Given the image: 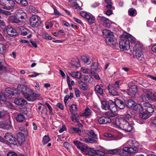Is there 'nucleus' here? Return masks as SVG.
Returning a JSON list of instances; mask_svg holds the SVG:
<instances>
[{"instance_id":"11","label":"nucleus","mask_w":156,"mask_h":156,"mask_svg":"<svg viewBox=\"0 0 156 156\" xmlns=\"http://www.w3.org/2000/svg\"><path fill=\"white\" fill-rule=\"evenodd\" d=\"M111 122V119L108 117L102 116L98 119V122L100 124H105Z\"/></svg>"},{"instance_id":"16","label":"nucleus","mask_w":156,"mask_h":156,"mask_svg":"<svg viewBox=\"0 0 156 156\" xmlns=\"http://www.w3.org/2000/svg\"><path fill=\"white\" fill-rule=\"evenodd\" d=\"M17 138L16 140L20 145L22 144L25 141V139L24 134L21 132H19L17 134Z\"/></svg>"},{"instance_id":"56","label":"nucleus","mask_w":156,"mask_h":156,"mask_svg":"<svg viewBox=\"0 0 156 156\" xmlns=\"http://www.w3.org/2000/svg\"><path fill=\"white\" fill-rule=\"evenodd\" d=\"M0 26L3 30H5L6 29L5 23L2 20H0Z\"/></svg>"},{"instance_id":"39","label":"nucleus","mask_w":156,"mask_h":156,"mask_svg":"<svg viewBox=\"0 0 156 156\" xmlns=\"http://www.w3.org/2000/svg\"><path fill=\"white\" fill-rule=\"evenodd\" d=\"M74 145L76 146V147L79 149H80L81 148L83 147L84 144L76 140L73 142Z\"/></svg>"},{"instance_id":"19","label":"nucleus","mask_w":156,"mask_h":156,"mask_svg":"<svg viewBox=\"0 0 156 156\" xmlns=\"http://www.w3.org/2000/svg\"><path fill=\"white\" fill-rule=\"evenodd\" d=\"M80 88L83 90H86L88 89V87L87 84L82 80H79L77 81Z\"/></svg>"},{"instance_id":"22","label":"nucleus","mask_w":156,"mask_h":156,"mask_svg":"<svg viewBox=\"0 0 156 156\" xmlns=\"http://www.w3.org/2000/svg\"><path fill=\"white\" fill-rule=\"evenodd\" d=\"M25 119V117L22 113H18L16 118V121L19 122H21Z\"/></svg>"},{"instance_id":"14","label":"nucleus","mask_w":156,"mask_h":156,"mask_svg":"<svg viewBox=\"0 0 156 156\" xmlns=\"http://www.w3.org/2000/svg\"><path fill=\"white\" fill-rule=\"evenodd\" d=\"M20 86H21L20 87H21L22 89H23V90H20L22 91V94L27 101H29V92L28 91L27 92V90H28L29 89L27 88L26 86L24 85H21Z\"/></svg>"},{"instance_id":"50","label":"nucleus","mask_w":156,"mask_h":156,"mask_svg":"<svg viewBox=\"0 0 156 156\" xmlns=\"http://www.w3.org/2000/svg\"><path fill=\"white\" fill-rule=\"evenodd\" d=\"M89 149V147L86 145H84L80 149L82 152L85 154H87Z\"/></svg>"},{"instance_id":"12","label":"nucleus","mask_w":156,"mask_h":156,"mask_svg":"<svg viewBox=\"0 0 156 156\" xmlns=\"http://www.w3.org/2000/svg\"><path fill=\"white\" fill-rule=\"evenodd\" d=\"M143 110H145L148 113H152L154 111L153 108L151 105L148 103H145L142 105Z\"/></svg>"},{"instance_id":"61","label":"nucleus","mask_w":156,"mask_h":156,"mask_svg":"<svg viewBox=\"0 0 156 156\" xmlns=\"http://www.w3.org/2000/svg\"><path fill=\"white\" fill-rule=\"evenodd\" d=\"M40 74L35 72H33L30 73V77H35L39 75Z\"/></svg>"},{"instance_id":"47","label":"nucleus","mask_w":156,"mask_h":156,"mask_svg":"<svg viewBox=\"0 0 156 156\" xmlns=\"http://www.w3.org/2000/svg\"><path fill=\"white\" fill-rule=\"evenodd\" d=\"M92 111L88 108H87L85 110L83 115L85 116H87L91 115Z\"/></svg>"},{"instance_id":"24","label":"nucleus","mask_w":156,"mask_h":156,"mask_svg":"<svg viewBox=\"0 0 156 156\" xmlns=\"http://www.w3.org/2000/svg\"><path fill=\"white\" fill-rule=\"evenodd\" d=\"M115 102L116 103H117V107H118L120 109H123L125 108V104L122 101L116 98L115 99Z\"/></svg>"},{"instance_id":"23","label":"nucleus","mask_w":156,"mask_h":156,"mask_svg":"<svg viewBox=\"0 0 156 156\" xmlns=\"http://www.w3.org/2000/svg\"><path fill=\"white\" fill-rule=\"evenodd\" d=\"M69 75L74 78L80 79L81 78V75L79 71L76 72H71L69 73Z\"/></svg>"},{"instance_id":"37","label":"nucleus","mask_w":156,"mask_h":156,"mask_svg":"<svg viewBox=\"0 0 156 156\" xmlns=\"http://www.w3.org/2000/svg\"><path fill=\"white\" fill-rule=\"evenodd\" d=\"M19 28L21 31V34L23 35H26L28 34L29 30L24 27L20 26Z\"/></svg>"},{"instance_id":"46","label":"nucleus","mask_w":156,"mask_h":156,"mask_svg":"<svg viewBox=\"0 0 156 156\" xmlns=\"http://www.w3.org/2000/svg\"><path fill=\"white\" fill-rule=\"evenodd\" d=\"M50 141L49 137L48 136H45L43 138L42 143L44 145L47 144Z\"/></svg>"},{"instance_id":"30","label":"nucleus","mask_w":156,"mask_h":156,"mask_svg":"<svg viewBox=\"0 0 156 156\" xmlns=\"http://www.w3.org/2000/svg\"><path fill=\"white\" fill-rule=\"evenodd\" d=\"M83 80L84 82L90 83L93 81V79L90 75H85L83 76Z\"/></svg>"},{"instance_id":"34","label":"nucleus","mask_w":156,"mask_h":156,"mask_svg":"<svg viewBox=\"0 0 156 156\" xmlns=\"http://www.w3.org/2000/svg\"><path fill=\"white\" fill-rule=\"evenodd\" d=\"M82 60L85 63L90 64L91 62V59L89 56H83L81 58Z\"/></svg>"},{"instance_id":"9","label":"nucleus","mask_w":156,"mask_h":156,"mask_svg":"<svg viewBox=\"0 0 156 156\" xmlns=\"http://www.w3.org/2000/svg\"><path fill=\"white\" fill-rule=\"evenodd\" d=\"M6 31L7 34L11 37H14L17 35L18 33L16 30L13 29L10 25H8L7 26Z\"/></svg>"},{"instance_id":"55","label":"nucleus","mask_w":156,"mask_h":156,"mask_svg":"<svg viewBox=\"0 0 156 156\" xmlns=\"http://www.w3.org/2000/svg\"><path fill=\"white\" fill-rule=\"evenodd\" d=\"M135 55L136 57H141L142 54V51L141 50H137L135 51Z\"/></svg>"},{"instance_id":"35","label":"nucleus","mask_w":156,"mask_h":156,"mask_svg":"<svg viewBox=\"0 0 156 156\" xmlns=\"http://www.w3.org/2000/svg\"><path fill=\"white\" fill-rule=\"evenodd\" d=\"M101 107L102 109L105 110H108L109 107V104L105 101H101Z\"/></svg>"},{"instance_id":"64","label":"nucleus","mask_w":156,"mask_h":156,"mask_svg":"<svg viewBox=\"0 0 156 156\" xmlns=\"http://www.w3.org/2000/svg\"><path fill=\"white\" fill-rule=\"evenodd\" d=\"M81 70L84 73L88 74L89 73V69L87 68L82 67L81 68Z\"/></svg>"},{"instance_id":"2","label":"nucleus","mask_w":156,"mask_h":156,"mask_svg":"<svg viewBox=\"0 0 156 156\" xmlns=\"http://www.w3.org/2000/svg\"><path fill=\"white\" fill-rule=\"evenodd\" d=\"M125 39H121L119 41V47L121 49L123 50H128L130 48V42L131 44H134L136 39L131 34L127 32L123 35Z\"/></svg>"},{"instance_id":"51","label":"nucleus","mask_w":156,"mask_h":156,"mask_svg":"<svg viewBox=\"0 0 156 156\" xmlns=\"http://www.w3.org/2000/svg\"><path fill=\"white\" fill-rule=\"evenodd\" d=\"M105 2L108 5L106 6V8L111 9L112 7V3L111 0H105Z\"/></svg>"},{"instance_id":"53","label":"nucleus","mask_w":156,"mask_h":156,"mask_svg":"<svg viewBox=\"0 0 156 156\" xmlns=\"http://www.w3.org/2000/svg\"><path fill=\"white\" fill-rule=\"evenodd\" d=\"M5 106L8 108L12 109H14L15 108L12 104L9 102L6 101L5 103Z\"/></svg>"},{"instance_id":"8","label":"nucleus","mask_w":156,"mask_h":156,"mask_svg":"<svg viewBox=\"0 0 156 156\" xmlns=\"http://www.w3.org/2000/svg\"><path fill=\"white\" fill-rule=\"evenodd\" d=\"M87 154L89 155L94 156L96 155H99L100 156H105V153L99 150H96L93 148L89 149Z\"/></svg>"},{"instance_id":"21","label":"nucleus","mask_w":156,"mask_h":156,"mask_svg":"<svg viewBox=\"0 0 156 156\" xmlns=\"http://www.w3.org/2000/svg\"><path fill=\"white\" fill-rule=\"evenodd\" d=\"M30 101H35L37 98L38 97L40 96V94H36L33 92L32 90L30 89Z\"/></svg>"},{"instance_id":"60","label":"nucleus","mask_w":156,"mask_h":156,"mask_svg":"<svg viewBox=\"0 0 156 156\" xmlns=\"http://www.w3.org/2000/svg\"><path fill=\"white\" fill-rule=\"evenodd\" d=\"M150 125L151 126L153 127H156V117L152 119Z\"/></svg>"},{"instance_id":"31","label":"nucleus","mask_w":156,"mask_h":156,"mask_svg":"<svg viewBox=\"0 0 156 156\" xmlns=\"http://www.w3.org/2000/svg\"><path fill=\"white\" fill-rule=\"evenodd\" d=\"M11 127L10 125L7 122L0 123V128L4 129H9Z\"/></svg>"},{"instance_id":"18","label":"nucleus","mask_w":156,"mask_h":156,"mask_svg":"<svg viewBox=\"0 0 156 156\" xmlns=\"http://www.w3.org/2000/svg\"><path fill=\"white\" fill-rule=\"evenodd\" d=\"M15 103L18 105H23L27 104V101L23 98H16L14 100Z\"/></svg>"},{"instance_id":"10","label":"nucleus","mask_w":156,"mask_h":156,"mask_svg":"<svg viewBox=\"0 0 156 156\" xmlns=\"http://www.w3.org/2000/svg\"><path fill=\"white\" fill-rule=\"evenodd\" d=\"M137 88L135 85L131 86L127 90L126 92L128 95L133 97L137 92Z\"/></svg>"},{"instance_id":"59","label":"nucleus","mask_w":156,"mask_h":156,"mask_svg":"<svg viewBox=\"0 0 156 156\" xmlns=\"http://www.w3.org/2000/svg\"><path fill=\"white\" fill-rule=\"evenodd\" d=\"M42 36L46 40H51L52 39L51 37L47 34L43 33L42 34Z\"/></svg>"},{"instance_id":"33","label":"nucleus","mask_w":156,"mask_h":156,"mask_svg":"<svg viewBox=\"0 0 156 156\" xmlns=\"http://www.w3.org/2000/svg\"><path fill=\"white\" fill-rule=\"evenodd\" d=\"M151 116L147 112H140L139 114V117L140 118L145 119L149 118Z\"/></svg>"},{"instance_id":"52","label":"nucleus","mask_w":156,"mask_h":156,"mask_svg":"<svg viewBox=\"0 0 156 156\" xmlns=\"http://www.w3.org/2000/svg\"><path fill=\"white\" fill-rule=\"evenodd\" d=\"M119 148L109 150L108 151V154H115L119 152Z\"/></svg>"},{"instance_id":"29","label":"nucleus","mask_w":156,"mask_h":156,"mask_svg":"<svg viewBox=\"0 0 156 156\" xmlns=\"http://www.w3.org/2000/svg\"><path fill=\"white\" fill-rule=\"evenodd\" d=\"M127 145L129 147H136L139 145L138 142L135 140H129L127 142Z\"/></svg>"},{"instance_id":"36","label":"nucleus","mask_w":156,"mask_h":156,"mask_svg":"<svg viewBox=\"0 0 156 156\" xmlns=\"http://www.w3.org/2000/svg\"><path fill=\"white\" fill-rule=\"evenodd\" d=\"M7 1L9 2V3L10 5L9 7L10 9H16L18 7L17 5L13 0H7Z\"/></svg>"},{"instance_id":"32","label":"nucleus","mask_w":156,"mask_h":156,"mask_svg":"<svg viewBox=\"0 0 156 156\" xmlns=\"http://www.w3.org/2000/svg\"><path fill=\"white\" fill-rule=\"evenodd\" d=\"M94 89L95 92L98 94L101 95L103 94V90L102 88L101 87L100 85L97 84L94 87Z\"/></svg>"},{"instance_id":"20","label":"nucleus","mask_w":156,"mask_h":156,"mask_svg":"<svg viewBox=\"0 0 156 156\" xmlns=\"http://www.w3.org/2000/svg\"><path fill=\"white\" fill-rule=\"evenodd\" d=\"M98 17L101 18V21L103 23V25L107 27H110V24L109 23V20L108 19L99 16Z\"/></svg>"},{"instance_id":"41","label":"nucleus","mask_w":156,"mask_h":156,"mask_svg":"<svg viewBox=\"0 0 156 156\" xmlns=\"http://www.w3.org/2000/svg\"><path fill=\"white\" fill-rule=\"evenodd\" d=\"M70 130L73 132L77 133L80 136L82 135L81 130L79 128L72 127L70 128Z\"/></svg>"},{"instance_id":"43","label":"nucleus","mask_w":156,"mask_h":156,"mask_svg":"<svg viewBox=\"0 0 156 156\" xmlns=\"http://www.w3.org/2000/svg\"><path fill=\"white\" fill-rule=\"evenodd\" d=\"M6 51V48L5 45L0 43V54H4Z\"/></svg>"},{"instance_id":"7","label":"nucleus","mask_w":156,"mask_h":156,"mask_svg":"<svg viewBox=\"0 0 156 156\" xmlns=\"http://www.w3.org/2000/svg\"><path fill=\"white\" fill-rule=\"evenodd\" d=\"M40 17L34 15L30 18V25L32 27H37L39 24V21L40 20Z\"/></svg>"},{"instance_id":"6","label":"nucleus","mask_w":156,"mask_h":156,"mask_svg":"<svg viewBox=\"0 0 156 156\" xmlns=\"http://www.w3.org/2000/svg\"><path fill=\"white\" fill-rule=\"evenodd\" d=\"M5 140L10 144L16 145L17 142L16 139L13 136V134L9 133H7L4 136Z\"/></svg>"},{"instance_id":"26","label":"nucleus","mask_w":156,"mask_h":156,"mask_svg":"<svg viewBox=\"0 0 156 156\" xmlns=\"http://www.w3.org/2000/svg\"><path fill=\"white\" fill-rule=\"evenodd\" d=\"M108 89L109 92L113 95L116 96L118 94V89L115 88L114 87H111L110 86H108Z\"/></svg>"},{"instance_id":"13","label":"nucleus","mask_w":156,"mask_h":156,"mask_svg":"<svg viewBox=\"0 0 156 156\" xmlns=\"http://www.w3.org/2000/svg\"><path fill=\"white\" fill-rule=\"evenodd\" d=\"M109 104L108 110L110 109L112 112H115L117 110V103L115 101L114 102L110 100L108 101Z\"/></svg>"},{"instance_id":"28","label":"nucleus","mask_w":156,"mask_h":156,"mask_svg":"<svg viewBox=\"0 0 156 156\" xmlns=\"http://www.w3.org/2000/svg\"><path fill=\"white\" fill-rule=\"evenodd\" d=\"M4 94L5 96L8 97L14 95V90L9 88H6L5 89Z\"/></svg>"},{"instance_id":"3","label":"nucleus","mask_w":156,"mask_h":156,"mask_svg":"<svg viewBox=\"0 0 156 156\" xmlns=\"http://www.w3.org/2000/svg\"><path fill=\"white\" fill-rule=\"evenodd\" d=\"M102 33L105 37V41L106 44L109 45H113L115 40L113 36V32L108 30H104Z\"/></svg>"},{"instance_id":"1","label":"nucleus","mask_w":156,"mask_h":156,"mask_svg":"<svg viewBox=\"0 0 156 156\" xmlns=\"http://www.w3.org/2000/svg\"><path fill=\"white\" fill-rule=\"evenodd\" d=\"M131 117L129 114L127 113L122 117L119 118L116 124L120 128L125 131L130 132L132 129V126L129 122V120Z\"/></svg>"},{"instance_id":"63","label":"nucleus","mask_w":156,"mask_h":156,"mask_svg":"<svg viewBox=\"0 0 156 156\" xmlns=\"http://www.w3.org/2000/svg\"><path fill=\"white\" fill-rule=\"evenodd\" d=\"M7 156H19L17 154L14 152H9L7 154Z\"/></svg>"},{"instance_id":"62","label":"nucleus","mask_w":156,"mask_h":156,"mask_svg":"<svg viewBox=\"0 0 156 156\" xmlns=\"http://www.w3.org/2000/svg\"><path fill=\"white\" fill-rule=\"evenodd\" d=\"M119 81H116L115 82L114 85L112 86H110V87H114V88L118 89L119 87Z\"/></svg>"},{"instance_id":"38","label":"nucleus","mask_w":156,"mask_h":156,"mask_svg":"<svg viewBox=\"0 0 156 156\" xmlns=\"http://www.w3.org/2000/svg\"><path fill=\"white\" fill-rule=\"evenodd\" d=\"M134 110L137 112H141L143 111L142 106L140 104H136L133 107Z\"/></svg>"},{"instance_id":"48","label":"nucleus","mask_w":156,"mask_h":156,"mask_svg":"<svg viewBox=\"0 0 156 156\" xmlns=\"http://www.w3.org/2000/svg\"><path fill=\"white\" fill-rule=\"evenodd\" d=\"M21 85H23V84H19L18 85V87H17V89L18 90L17 91L16 90H15V91H14V95L16 94V95H18L20 94L21 93L22 94V91L20 90H23V89H22L21 87H20L21 86Z\"/></svg>"},{"instance_id":"54","label":"nucleus","mask_w":156,"mask_h":156,"mask_svg":"<svg viewBox=\"0 0 156 156\" xmlns=\"http://www.w3.org/2000/svg\"><path fill=\"white\" fill-rule=\"evenodd\" d=\"M136 10L135 9L131 8L128 11L129 15L131 16H135V13Z\"/></svg>"},{"instance_id":"25","label":"nucleus","mask_w":156,"mask_h":156,"mask_svg":"<svg viewBox=\"0 0 156 156\" xmlns=\"http://www.w3.org/2000/svg\"><path fill=\"white\" fill-rule=\"evenodd\" d=\"M88 22L90 23H94L95 21L94 17L91 14H88L85 18Z\"/></svg>"},{"instance_id":"15","label":"nucleus","mask_w":156,"mask_h":156,"mask_svg":"<svg viewBox=\"0 0 156 156\" xmlns=\"http://www.w3.org/2000/svg\"><path fill=\"white\" fill-rule=\"evenodd\" d=\"M8 65L3 60H0V72L2 73L7 72Z\"/></svg>"},{"instance_id":"27","label":"nucleus","mask_w":156,"mask_h":156,"mask_svg":"<svg viewBox=\"0 0 156 156\" xmlns=\"http://www.w3.org/2000/svg\"><path fill=\"white\" fill-rule=\"evenodd\" d=\"M128 149V152L129 156L131 154L136 153L138 151V149L136 147H127Z\"/></svg>"},{"instance_id":"42","label":"nucleus","mask_w":156,"mask_h":156,"mask_svg":"<svg viewBox=\"0 0 156 156\" xmlns=\"http://www.w3.org/2000/svg\"><path fill=\"white\" fill-rule=\"evenodd\" d=\"M135 104V102L132 100H129L126 103V105L129 107L131 108L134 106Z\"/></svg>"},{"instance_id":"5","label":"nucleus","mask_w":156,"mask_h":156,"mask_svg":"<svg viewBox=\"0 0 156 156\" xmlns=\"http://www.w3.org/2000/svg\"><path fill=\"white\" fill-rule=\"evenodd\" d=\"M89 133L92 137H89L88 138H85L83 139L80 138V140L81 141H84L87 143H90L93 144H97L98 143L97 141L94 139V138L96 139H97V135L95 134L93 130H90L89 132Z\"/></svg>"},{"instance_id":"40","label":"nucleus","mask_w":156,"mask_h":156,"mask_svg":"<svg viewBox=\"0 0 156 156\" xmlns=\"http://www.w3.org/2000/svg\"><path fill=\"white\" fill-rule=\"evenodd\" d=\"M17 18L21 20L26 19L27 18V15L25 13L21 12V13H18L16 15Z\"/></svg>"},{"instance_id":"57","label":"nucleus","mask_w":156,"mask_h":156,"mask_svg":"<svg viewBox=\"0 0 156 156\" xmlns=\"http://www.w3.org/2000/svg\"><path fill=\"white\" fill-rule=\"evenodd\" d=\"M72 5L73 6L75 7V9H76L79 10L82 9L81 6H80L77 3H76V2H74L73 4H72Z\"/></svg>"},{"instance_id":"58","label":"nucleus","mask_w":156,"mask_h":156,"mask_svg":"<svg viewBox=\"0 0 156 156\" xmlns=\"http://www.w3.org/2000/svg\"><path fill=\"white\" fill-rule=\"evenodd\" d=\"M1 5H2L3 7H0V13L4 14L5 10L4 9H5L6 8L7 6H6V4H4V3H3L2 4L1 3Z\"/></svg>"},{"instance_id":"4","label":"nucleus","mask_w":156,"mask_h":156,"mask_svg":"<svg viewBox=\"0 0 156 156\" xmlns=\"http://www.w3.org/2000/svg\"><path fill=\"white\" fill-rule=\"evenodd\" d=\"M141 101L144 102L151 100L154 101L156 100V93H152L151 90H146L141 96Z\"/></svg>"},{"instance_id":"49","label":"nucleus","mask_w":156,"mask_h":156,"mask_svg":"<svg viewBox=\"0 0 156 156\" xmlns=\"http://www.w3.org/2000/svg\"><path fill=\"white\" fill-rule=\"evenodd\" d=\"M90 74L93 76L96 80H99L100 79L99 76L97 73L92 71H90Z\"/></svg>"},{"instance_id":"44","label":"nucleus","mask_w":156,"mask_h":156,"mask_svg":"<svg viewBox=\"0 0 156 156\" xmlns=\"http://www.w3.org/2000/svg\"><path fill=\"white\" fill-rule=\"evenodd\" d=\"M98 64L96 62H94L91 66V69L90 71H94L97 70L98 69Z\"/></svg>"},{"instance_id":"45","label":"nucleus","mask_w":156,"mask_h":156,"mask_svg":"<svg viewBox=\"0 0 156 156\" xmlns=\"http://www.w3.org/2000/svg\"><path fill=\"white\" fill-rule=\"evenodd\" d=\"M77 114L76 113L73 114L71 117V119L74 122H79V120L77 117Z\"/></svg>"},{"instance_id":"17","label":"nucleus","mask_w":156,"mask_h":156,"mask_svg":"<svg viewBox=\"0 0 156 156\" xmlns=\"http://www.w3.org/2000/svg\"><path fill=\"white\" fill-rule=\"evenodd\" d=\"M119 154L121 156H129L127 147L119 148Z\"/></svg>"}]
</instances>
